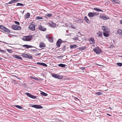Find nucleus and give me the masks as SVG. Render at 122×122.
<instances>
[{"mask_svg":"<svg viewBox=\"0 0 122 122\" xmlns=\"http://www.w3.org/2000/svg\"><path fill=\"white\" fill-rule=\"evenodd\" d=\"M120 57H122V56H120Z\"/></svg>","mask_w":122,"mask_h":122,"instance_id":"55","label":"nucleus"},{"mask_svg":"<svg viewBox=\"0 0 122 122\" xmlns=\"http://www.w3.org/2000/svg\"><path fill=\"white\" fill-rule=\"evenodd\" d=\"M32 78L33 79H35L36 80H39V79L38 78H37V77H32Z\"/></svg>","mask_w":122,"mask_h":122,"instance_id":"39","label":"nucleus"},{"mask_svg":"<svg viewBox=\"0 0 122 122\" xmlns=\"http://www.w3.org/2000/svg\"><path fill=\"white\" fill-rule=\"evenodd\" d=\"M22 56L23 57L27 58L28 56V54H24L22 55Z\"/></svg>","mask_w":122,"mask_h":122,"instance_id":"31","label":"nucleus"},{"mask_svg":"<svg viewBox=\"0 0 122 122\" xmlns=\"http://www.w3.org/2000/svg\"><path fill=\"white\" fill-rule=\"evenodd\" d=\"M63 56H59V57L61 58H63Z\"/></svg>","mask_w":122,"mask_h":122,"instance_id":"47","label":"nucleus"},{"mask_svg":"<svg viewBox=\"0 0 122 122\" xmlns=\"http://www.w3.org/2000/svg\"><path fill=\"white\" fill-rule=\"evenodd\" d=\"M41 94L42 95L44 96H46L48 95L47 94L43 92H41Z\"/></svg>","mask_w":122,"mask_h":122,"instance_id":"28","label":"nucleus"},{"mask_svg":"<svg viewBox=\"0 0 122 122\" xmlns=\"http://www.w3.org/2000/svg\"><path fill=\"white\" fill-rule=\"evenodd\" d=\"M0 51L2 52H5V51H4L3 50H0Z\"/></svg>","mask_w":122,"mask_h":122,"instance_id":"44","label":"nucleus"},{"mask_svg":"<svg viewBox=\"0 0 122 122\" xmlns=\"http://www.w3.org/2000/svg\"><path fill=\"white\" fill-rule=\"evenodd\" d=\"M31 107H32L38 109H41L42 108V106L38 105H33L31 106Z\"/></svg>","mask_w":122,"mask_h":122,"instance_id":"12","label":"nucleus"},{"mask_svg":"<svg viewBox=\"0 0 122 122\" xmlns=\"http://www.w3.org/2000/svg\"><path fill=\"white\" fill-rule=\"evenodd\" d=\"M122 32V30L120 29H119L117 30V33L119 35H120Z\"/></svg>","mask_w":122,"mask_h":122,"instance_id":"30","label":"nucleus"},{"mask_svg":"<svg viewBox=\"0 0 122 122\" xmlns=\"http://www.w3.org/2000/svg\"><path fill=\"white\" fill-rule=\"evenodd\" d=\"M62 40L60 39H59L57 41L56 44L57 46L58 47L60 46V45L61 43H62Z\"/></svg>","mask_w":122,"mask_h":122,"instance_id":"8","label":"nucleus"},{"mask_svg":"<svg viewBox=\"0 0 122 122\" xmlns=\"http://www.w3.org/2000/svg\"><path fill=\"white\" fill-rule=\"evenodd\" d=\"M120 23L122 24V20H120Z\"/></svg>","mask_w":122,"mask_h":122,"instance_id":"48","label":"nucleus"},{"mask_svg":"<svg viewBox=\"0 0 122 122\" xmlns=\"http://www.w3.org/2000/svg\"><path fill=\"white\" fill-rule=\"evenodd\" d=\"M43 18L41 17L38 16L37 17L36 19L37 20H41Z\"/></svg>","mask_w":122,"mask_h":122,"instance_id":"37","label":"nucleus"},{"mask_svg":"<svg viewBox=\"0 0 122 122\" xmlns=\"http://www.w3.org/2000/svg\"><path fill=\"white\" fill-rule=\"evenodd\" d=\"M66 66V65L65 64H60L58 65V66H59L62 67H64L65 66Z\"/></svg>","mask_w":122,"mask_h":122,"instance_id":"26","label":"nucleus"},{"mask_svg":"<svg viewBox=\"0 0 122 122\" xmlns=\"http://www.w3.org/2000/svg\"><path fill=\"white\" fill-rule=\"evenodd\" d=\"M70 48L71 49L72 48H75L77 47V46L76 45H70Z\"/></svg>","mask_w":122,"mask_h":122,"instance_id":"27","label":"nucleus"},{"mask_svg":"<svg viewBox=\"0 0 122 122\" xmlns=\"http://www.w3.org/2000/svg\"><path fill=\"white\" fill-rule=\"evenodd\" d=\"M48 24L49 26L53 27H55L56 26V24L52 21L49 22L48 23Z\"/></svg>","mask_w":122,"mask_h":122,"instance_id":"9","label":"nucleus"},{"mask_svg":"<svg viewBox=\"0 0 122 122\" xmlns=\"http://www.w3.org/2000/svg\"><path fill=\"white\" fill-rule=\"evenodd\" d=\"M107 115L109 116H111V115L107 113Z\"/></svg>","mask_w":122,"mask_h":122,"instance_id":"50","label":"nucleus"},{"mask_svg":"<svg viewBox=\"0 0 122 122\" xmlns=\"http://www.w3.org/2000/svg\"><path fill=\"white\" fill-rule=\"evenodd\" d=\"M94 10H95V11H102V12L103 11L102 10L99 9H98L97 8H94Z\"/></svg>","mask_w":122,"mask_h":122,"instance_id":"25","label":"nucleus"},{"mask_svg":"<svg viewBox=\"0 0 122 122\" xmlns=\"http://www.w3.org/2000/svg\"><path fill=\"white\" fill-rule=\"evenodd\" d=\"M15 107H16L17 108L20 109H21L22 108V107H21V106H20L19 105H15L14 106Z\"/></svg>","mask_w":122,"mask_h":122,"instance_id":"32","label":"nucleus"},{"mask_svg":"<svg viewBox=\"0 0 122 122\" xmlns=\"http://www.w3.org/2000/svg\"><path fill=\"white\" fill-rule=\"evenodd\" d=\"M15 57L16 58H17V59H20V60L22 59L21 57L19 56H17L16 55H15Z\"/></svg>","mask_w":122,"mask_h":122,"instance_id":"29","label":"nucleus"},{"mask_svg":"<svg viewBox=\"0 0 122 122\" xmlns=\"http://www.w3.org/2000/svg\"><path fill=\"white\" fill-rule=\"evenodd\" d=\"M42 66H45V67H47V64L43 63H42Z\"/></svg>","mask_w":122,"mask_h":122,"instance_id":"40","label":"nucleus"},{"mask_svg":"<svg viewBox=\"0 0 122 122\" xmlns=\"http://www.w3.org/2000/svg\"><path fill=\"white\" fill-rule=\"evenodd\" d=\"M26 94L28 97H29L33 99H36V96H34L32 95L29 93H26Z\"/></svg>","mask_w":122,"mask_h":122,"instance_id":"11","label":"nucleus"},{"mask_svg":"<svg viewBox=\"0 0 122 122\" xmlns=\"http://www.w3.org/2000/svg\"><path fill=\"white\" fill-rule=\"evenodd\" d=\"M85 20L86 21V22H87L88 23H90V20L88 19L87 17L85 16L84 17Z\"/></svg>","mask_w":122,"mask_h":122,"instance_id":"22","label":"nucleus"},{"mask_svg":"<svg viewBox=\"0 0 122 122\" xmlns=\"http://www.w3.org/2000/svg\"><path fill=\"white\" fill-rule=\"evenodd\" d=\"M0 28L1 30L7 33H9L10 32V30L3 25H0Z\"/></svg>","mask_w":122,"mask_h":122,"instance_id":"2","label":"nucleus"},{"mask_svg":"<svg viewBox=\"0 0 122 122\" xmlns=\"http://www.w3.org/2000/svg\"><path fill=\"white\" fill-rule=\"evenodd\" d=\"M117 64L118 66H122V63H117Z\"/></svg>","mask_w":122,"mask_h":122,"instance_id":"36","label":"nucleus"},{"mask_svg":"<svg viewBox=\"0 0 122 122\" xmlns=\"http://www.w3.org/2000/svg\"><path fill=\"white\" fill-rule=\"evenodd\" d=\"M52 15V14H46V15L48 16L49 17H51Z\"/></svg>","mask_w":122,"mask_h":122,"instance_id":"38","label":"nucleus"},{"mask_svg":"<svg viewBox=\"0 0 122 122\" xmlns=\"http://www.w3.org/2000/svg\"><path fill=\"white\" fill-rule=\"evenodd\" d=\"M14 22L15 24H17V25H19L20 24L19 22L18 21H15Z\"/></svg>","mask_w":122,"mask_h":122,"instance_id":"41","label":"nucleus"},{"mask_svg":"<svg viewBox=\"0 0 122 122\" xmlns=\"http://www.w3.org/2000/svg\"><path fill=\"white\" fill-rule=\"evenodd\" d=\"M39 30L43 31H45L46 30V28L43 27L41 25L39 26Z\"/></svg>","mask_w":122,"mask_h":122,"instance_id":"13","label":"nucleus"},{"mask_svg":"<svg viewBox=\"0 0 122 122\" xmlns=\"http://www.w3.org/2000/svg\"><path fill=\"white\" fill-rule=\"evenodd\" d=\"M33 36L30 35L25 36L22 39L24 41H28L30 40H31Z\"/></svg>","mask_w":122,"mask_h":122,"instance_id":"1","label":"nucleus"},{"mask_svg":"<svg viewBox=\"0 0 122 122\" xmlns=\"http://www.w3.org/2000/svg\"><path fill=\"white\" fill-rule=\"evenodd\" d=\"M66 47L65 46H63L62 48V49L63 51H65L66 50Z\"/></svg>","mask_w":122,"mask_h":122,"instance_id":"43","label":"nucleus"},{"mask_svg":"<svg viewBox=\"0 0 122 122\" xmlns=\"http://www.w3.org/2000/svg\"><path fill=\"white\" fill-rule=\"evenodd\" d=\"M32 51H36V50L33 49L32 50Z\"/></svg>","mask_w":122,"mask_h":122,"instance_id":"49","label":"nucleus"},{"mask_svg":"<svg viewBox=\"0 0 122 122\" xmlns=\"http://www.w3.org/2000/svg\"><path fill=\"white\" fill-rule=\"evenodd\" d=\"M99 14L98 12H89L88 14V16L90 17L95 16Z\"/></svg>","mask_w":122,"mask_h":122,"instance_id":"4","label":"nucleus"},{"mask_svg":"<svg viewBox=\"0 0 122 122\" xmlns=\"http://www.w3.org/2000/svg\"><path fill=\"white\" fill-rule=\"evenodd\" d=\"M95 94H97L98 96H99L102 94V93L100 92H96Z\"/></svg>","mask_w":122,"mask_h":122,"instance_id":"35","label":"nucleus"},{"mask_svg":"<svg viewBox=\"0 0 122 122\" xmlns=\"http://www.w3.org/2000/svg\"><path fill=\"white\" fill-rule=\"evenodd\" d=\"M27 58L30 59H32L33 58L31 56L29 55H28V56L27 57Z\"/></svg>","mask_w":122,"mask_h":122,"instance_id":"34","label":"nucleus"},{"mask_svg":"<svg viewBox=\"0 0 122 122\" xmlns=\"http://www.w3.org/2000/svg\"><path fill=\"white\" fill-rule=\"evenodd\" d=\"M99 65V66H102V65Z\"/></svg>","mask_w":122,"mask_h":122,"instance_id":"54","label":"nucleus"},{"mask_svg":"<svg viewBox=\"0 0 122 122\" xmlns=\"http://www.w3.org/2000/svg\"><path fill=\"white\" fill-rule=\"evenodd\" d=\"M85 67H81V69L82 70H83L85 68Z\"/></svg>","mask_w":122,"mask_h":122,"instance_id":"45","label":"nucleus"},{"mask_svg":"<svg viewBox=\"0 0 122 122\" xmlns=\"http://www.w3.org/2000/svg\"><path fill=\"white\" fill-rule=\"evenodd\" d=\"M11 28L14 30H20L21 29V27L15 25H12L11 26Z\"/></svg>","mask_w":122,"mask_h":122,"instance_id":"3","label":"nucleus"},{"mask_svg":"<svg viewBox=\"0 0 122 122\" xmlns=\"http://www.w3.org/2000/svg\"><path fill=\"white\" fill-rule=\"evenodd\" d=\"M16 77H17L18 78V79H20L19 78H18L17 77V76H16Z\"/></svg>","mask_w":122,"mask_h":122,"instance_id":"53","label":"nucleus"},{"mask_svg":"<svg viewBox=\"0 0 122 122\" xmlns=\"http://www.w3.org/2000/svg\"><path fill=\"white\" fill-rule=\"evenodd\" d=\"M100 17L104 20H106L109 19V17L107 16L101 15Z\"/></svg>","mask_w":122,"mask_h":122,"instance_id":"14","label":"nucleus"},{"mask_svg":"<svg viewBox=\"0 0 122 122\" xmlns=\"http://www.w3.org/2000/svg\"><path fill=\"white\" fill-rule=\"evenodd\" d=\"M30 14L29 13H27L25 16V18L26 19L27 18L29 17L30 16Z\"/></svg>","mask_w":122,"mask_h":122,"instance_id":"23","label":"nucleus"},{"mask_svg":"<svg viewBox=\"0 0 122 122\" xmlns=\"http://www.w3.org/2000/svg\"><path fill=\"white\" fill-rule=\"evenodd\" d=\"M101 28L103 30V31H105L108 30V29L107 27L105 26H102V27Z\"/></svg>","mask_w":122,"mask_h":122,"instance_id":"16","label":"nucleus"},{"mask_svg":"<svg viewBox=\"0 0 122 122\" xmlns=\"http://www.w3.org/2000/svg\"><path fill=\"white\" fill-rule=\"evenodd\" d=\"M22 46L25 48H32L34 47L33 46L30 45H22Z\"/></svg>","mask_w":122,"mask_h":122,"instance_id":"17","label":"nucleus"},{"mask_svg":"<svg viewBox=\"0 0 122 122\" xmlns=\"http://www.w3.org/2000/svg\"><path fill=\"white\" fill-rule=\"evenodd\" d=\"M43 63H41V62H37V64L38 65H40L42 66Z\"/></svg>","mask_w":122,"mask_h":122,"instance_id":"42","label":"nucleus"},{"mask_svg":"<svg viewBox=\"0 0 122 122\" xmlns=\"http://www.w3.org/2000/svg\"><path fill=\"white\" fill-rule=\"evenodd\" d=\"M103 34L104 36L106 37H108L109 35L108 30L107 31H103Z\"/></svg>","mask_w":122,"mask_h":122,"instance_id":"10","label":"nucleus"},{"mask_svg":"<svg viewBox=\"0 0 122 122\" xmlns=\"http://www.w3.org/2000/svg\"><path fill=\"white\" fill-rule=\"evenodd\" d=\"M97 36L102 37V32L99 31L97 32Z\"/></svg>","mask_w":122,"mask_h":122,"instance_id":"18","label":"nucleus"},{"mask_svg":"<svg viewBox=\"0 0 122 122\" xmlns=\"http://www.w3.org/2000/svg\"><path fill=\"white\" fill-rule=\"evenodd\" d=\"M45 44L44 43H40L39 45V47L41 48H42L43 47H45Z\"/></svg>","mask_w":122,"mask_h":122,"instance_id":"19","label":"nucleus"},{"mask_svg":"<svg viewBox=\"0 0 122 122\" xmlns=\"http://www.w3.org/2000/svg\"><path fill=\"white\" fill-rule=\"evenodd\" d=\"M46 38H47L48 39V40H49V41L51 42H52L53 41V39H52V38L51 37H48L47 36H46Z\"/></svg>","mask_w":122,"mask_h":122,"instance_id":"21","label":"nucleus"},{"mask_svg":"<svg viewBox=\"0 0 122 122\" xmlns=\"http://www.w3.org/2000/svg\"><path fill=\"white\" fill-rule=\"evenodd\" d=\"M93 51L97 54H99L101 52V50L98 47H96L93 49Z\"/></svg>","mask_w":122,"mask_h":122,"instance_id":"6","label":"nucleus"},{"mask_svg":"<svg viewBox=\"0 0 122 122\" xmlns=\"http://www.w3.org/2000/svg\"><path fill=\"white\" fill-rule=\"evenodd\" d=\"M19 1V0H12L8 3L7 4H11L16 3Z\"/></svg>","mask_w":122,"mask_h":122,"instance_id":"15","label":"nucleus"},{"mask_svg":"<svg viewBox=\"0 0 122 122\" xmlns=\"http://www.w3.org/2000/svg\"><path fill=\"white\" fill-rule=\"evenodd\" d=\"M24 5L21 3H17L16 6H23Z\"/></svg>","mask_w":122,"mask_h":122,"instance_id":"33","label":"nucleus"},{"mask_svg":"<svg viewBox=\"0 0 122 122\" xmlns=\"http://www.w3.org/2000/svg\"><path fill=\"white\" fill-rule=\"evenodd\" d=\"M52 76L53 77L59 79H61L63 78V76L62 75H60L53 74L52 75Z\"/></svg>","mask_w":122,"mask_h":122,"instance_id":"5","label":"nucleus"},{"mask_svg":"<svg viewBox=\"0 0 122 122\" xmlns=\"http://www.w3.org/2000/svg\"><path fill=\"white\" fill-rule=\"evenodd\" d=\"M29 29L32 30L34 31L35 29V25L34 24L30 25L29 26Z\"/></svg>","mask_w":122,"mask_h":122,"instance_id":"7","label":"nucleus"},{"mask_svg":"<svg viewBox=\"0 0 122 122\" xmlns=\"http://www.w3.org/2000/svg\"><path fill=\"white\" fill-rule=\"evenodd\" d=\"M95 41L94 39L93 38H91L90 40V42L91 43H95Z\"/></svg>","mask_w":122,"mask_h":122,"instance_id":"24","label":"nucleus"},{"mask_svg":"<svg viewBox=\"0 0 122 122\" xmlns=\"http://www.w3.org/2000/svg\"><path fill=\"white\" fill-rule=\"evenodd\" d=\"M113 2H114L115 1V0H113Z\"/></svg>","mask_w":122,"mask_h":122,"instance_id":"52","label":"nucleus"},{"mask_svg":"<svg viewBox=\"0 0 122 122\" xmlns=\"http://www.w3.org/2000/svg\"><path fill=\"white\" fill-rule=\"evenodd\" d=\"M7 51L9 52H10L11 50L9 49H7Z\"/></svg>","mask_w":122,"mask_h":122,"instance_id":"46","label":"nucleus"},{"mask_svg":"<svg viewBox=\"0 0 122 122\" xmlns=\"http://www.w3.org/2000/svg\"><path fill=\"white\" fill-rule=\"evenodd\" d=\"M40 54H41V53H39L38 54H37V55H40Z\"/></svg>","mask_w":122,"mask_h":122,"instance_id":"51","label":"nucleus"},{"mask_svg":"<svg viewBox=\"0 0 122 122\" xmlns=\"http://www.w3.org/2000/svg\"><path fill=\"white\" fill-rule=\"evenodd\" d=\"M87 48V47L86 46H81L79 48V49L80 51H82L83 50L86 49Z\"/></svg>","mask_w":122,"mask_h":122,"instance_id":"20","label":"nucleus"}]
</instances>
